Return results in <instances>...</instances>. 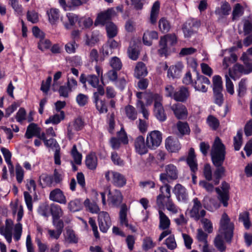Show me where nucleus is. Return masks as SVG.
I'll return each mask as SVG.
<instances>
[{
    "mask_svg": "<svg viewBox=\"0 0 252 252\" xmlns=\"http://www.w3.org/2000/svg\"><path fill=\"white\" fill-rule=\"evenodd\" d=\"M148 72L145 64L142 62H138L135 68L134 75L137 78L145 76Z\"/></svg>",
    "mask_w": 252,
    "mask_h": 252,
    "instance_id": "33",
    "label": "nucleus"
},
{
    "mask_svg": "<svg viewBox=\"0 0 252 252\" xmlns=\"http://www.w3.org/2000/svg\"><path fill=\"white\" fill-rule=\"evenodd\" d=\"M1 152L2 153L6 163L8 165L9 172L13 173L14 172V166L11 160L12 154L11 152L6 148L2 147L0 149Z\"/></svg>",
    "mask_w": 252,
    "mask_h": 252,
    "instance_id": "30",
    "label": "nucleus"
},
{
    "mask_svg": "<svg viewBox=\"0 0 252 252\" xmlns=\"http://www.w3.org/2000/svg\"><path fill=\"white\" fill-rule=\"evenodd\" d=\"M173 192L178 201H185L188 198L187 190L184 187L178 184L174 187Z\"/></svg>",
    "mask_w": 252,
    "mask_h": 252,
    "instance_id": "24",
    "label": "nucleus"
},
{
    "mask_svg": "<svg viewBox=\"0 0 252 252\" xmlns=\"http://www.w3.org/2000/svg\"><path fill=\"white\" fill-rule=\"evenodd\" d=\"M66 17L68 20V23L64 22L63 19H61L63 24L66 29H70V28L74 26L76 22H78L79 20L78 16L73 13H67Z\"/></svg>",
    "mask_w": 252,
    "mask_h": 252,
    "instance_id": "34",
    "label": "nucleus"
},
{
    "mask_svg": "<svg viewBox=\"0 0 252 252\" xmlns=\"http://www.w3.org/2000/svg\"><path fill=\"white\" fill-rule=\"evenodd\" d=\"M105 177L107 181L111 183L115 186L122 187L126 184L125 177L119 172L109 170L105 172Z\"/></svg>",
    "mask_w": 252,
    "mask_h": 252,
    "instance_id": "8",
    "label": "nucleus"
},
{
    "mask_svg": "<svg viewBox=\"0 0 252 252\" xmlns=\"http://www.w3.org/2000/svg\"><path fill=\"white\" fill-rule=\"evenodd\" d=\"M136 106L140 112L143 114L144 118L146 119H148L149 112L144 103L140 100H138L137 102Z\"/></svg>",
    "mask_w": 252,
    "mask_h": 252,
    "instance_id": "60",
    "label": "nucleus"
},
{
    "mask_svg": "<svg viewBox=\"0 0 252 252\" xmlns=\"http://www.w3.org/2000/svg\"><path fill=\"white\" fill-rule=\"evenodd\" d=\"M190 96L188 88L182 86L176 90L173 94V98L177 101L184 102Z\"/></svg>",
    "mask_w": 252,
    "mask_h": 252,
    "instance_id": "21",
    "label": "nucleus"
},
{
    "mask_svg": "<svg viewBox=\"0 0 252 252\" xmlns=\"http://www.w3.org/2000/svg\"><path fill=\"white\" fill-rule=\"evenodd\" d=\"M126 114L128 119L134 120L137 118V112L135 108L131 105H128L125 108Z\"/></svg>",
    "mask_w": 252,
    "mask_h": 252,
    "instance_id": "55",
    "label": "nucleus"
},
{
    "mask_svg": "<svg viewBox=\"0 0 252 252\" xmlns=\"http://www.w3.org/2000/svg\"><path fill=\"white\" fill-rule=\"evenodd\" d=\"M106 30L107 35L109 38H113L116 36L118 33L117 27L112 22L106 23Z\"/></svg>",
    "mask_w": 252,
    "mask_h": 252,
    "instance_id": "47",
    "label": "nucleus"
},
{
    "mask_svg": "<svg viewBox=\"0 0 252 252\" xmlns=\"http://www.w3.org/2000/svg\"><path fill=\"white\" fill-rule=\"evenodd\" d=\"M175 117L178 120H185L188 116V111L186 106L180 103H175L170 107Z\"/></svg>",
    "mask_w": 252,
    "mask_h": 252,
    "instance_id": "13",
    "label": "nucleus"
},
{
    "mask_svg": "<svg viewBox=\"0 0 252 252\" xmlns=\"http://www.w3.org/2000/svg\"><path fill=\"white\" fill-rule=\"evenodd\" d=\"M78 44L74 40L68 42L64 46L65 51L68 54L75 53Z\"/></svg>",
    "mask_w": 252,
    "mask_h": 252,
    "instance_id": "62",
    "label": "nucleus"
},
{
    "mask_svg": "<svg viewBox=\"0 0 252 252\" xmlns=\"http://www.w3.org/2000/svg\"><path fill=\"white\" fill-rule=\"evenodd\" d=\"M94 103L97 110L100 113H105L108 111L106 104L104 100L100 99H94Z\"/></svg>",
    "mask_w": 252,
    "mask_h": 252,
    "instance_id": "56",
    "label": "nucleus"
},
{
    "mask_svg": "<svg viewBox=\"0 0 252 252\" xmlns=\"http://www.w3.org/2000/svg\"><path fill=\"white\" fill-rule=\"evenodd\" d=\"M50 200L60 204H65L67 200L63 191L60 189H55L52 190L49 194Z\"/></svg>",
    "mask_w": 252,
    "mask_h": 252,
    "instance_id": "20",
    "label": "nucleus"
},
{
    "mask_svg": "<svg viewBox=\"0 0 252 252\" xmlns=\"http://www.w3.org/2000/svg\"><path fill=\"white\" fill-rule=\"evenodd\" d=\"M13 222L11 220L7 219L5 226H0V234L3 235L8 243H11L12 238V226Z\"/></svg>",
    "mask_w": 252,
    "mask_h": 252,
    "instance_id": "15",
    "label": "nucleus"
},
{
    "mask_svg": "<svg viewBox=\"0 0 252 252\" xmlns=\"http://www.w3.org/2000/svg\"><path fill=\"white\" fill-rule=\"evenodd\" d=\"M176 127L179 133L182 135L188 134L190 132V128L187 122L179 121L176 124Z\"/></svg>",
    "mask_w": 252,
    "mask_h": 252,
    "instance_id": "44",
    "label": "nucleus"
},
{
    "mask_svg": "<svg viewBox=\"0 0 252 252\" xmlns=\"http://www.w3.org/2000/svg\"><path fill=\"white\" fill-rule=\"evenodd\" d=\"M159 214V228L164 230L160 234L158 238L159 241H161L164 238L171 233V230L169 229L170 225V220L168 217L161 210H158Z\"/></svg>",
    "mask_w": 252,
    "mask_h": 252,
    "instance_id": "7",
    "label": "nucleus"
},
{
    "mask_svg": "<svg viewBox=\"0 0 252 252\" xmlns=\"http://www.w3.org/2000/svg\"><path fill=\"white\" fill-rule=\"evenodd\" d=\"M169 235V237L165 239L164 244L168 249L173 250L177 248V243L174 235L171 233Z\"/></svg>",
    "mask_w": 252,
    "mask_h": 252,
    "instance_id": "51",
    "label": "nucleus"
},
{
    "mask_svg": "<svg viewBox=\"0 0 252 252\" xmlns=\"http://www.w3.org/2000/svg\"><path fill=\"white\" fill-rule=\"evenodd\" d=\"M98 222L100 230L106 233L111 225V220L108 213L102 211L98 215Z\"/></svg>",
    "mask_w": 252,
    "mask_h": 252,
    "instance_id": "12",
    "label": "nucleus"
},
{
    "mask_svg": "<svg viewBox=\"0 0 252 252\" xmlns=\"http://www.w3.org/2000/svg\"><path fill=\"white\" fill-rule=\"evenodd\" d=\"M207 123L213 129H216L219 126L218 120L212 115H209L207 119Z\"/></svg>",
    "mask_w": 252,
    "mask_h": 252,
    "instance_id": "64",
    "label": "nucleus"
},
{
    "mask_svg": "<svg viewBox=\"0 0 252 252\" xmlns=\"http://www.w3.org/2000/svg\"><path fill=\"white\" fill-rule=\"evenodd\" d=\"M148 146L145 145L144 138L142 136L137 137L134 141L135 151L139 155H144L148 152Z\"/></svg>",
    "mask_w": 252,
    "mask_h": 252,
    "instance_id": "23",
    "label": "nucleus"
},
{
    "mask_svg": "<svg viewBox=\"0 0 252 252\" xmlns=\"http://www.w3.org/2000/svg\"><path fill=\"white\" fill-rule=\"evenodd\" d=\"M161 140V133L159 131L154 130L147 135L146 144L149 148L155 149L159 146Z\"/></svg>",
    "mask_w": 252,
    "mask_h": 252,
    "instance_id": "11",
    "label": "nucleus"
},
{
    "mask_svg": "<svg viewBox=\"0 0 252 252\" xmlns=\"http://www.w3.org/2000/svg\"><path fill=\"white\" fill-rule=\"evenodd\" d=\"M84 204L86 209L93 214H97L100 211V209L97 204L94 202H91L88 199L85 200Z\"/></svg>",
    "mask_w": 252,
    "mask_h": 252,
    "instance_id": "43",
    "label": "nucleus"
},
{
    "mask_svg": "<svg viewBox=\"0 0 252 252\" xmlns=\"http://www.w3.org/2000/svg\"><path fill=\"white\" fill-rule=\"evenodd\" d=\"M200 26L199 21L196 19L188 20L183 25L182 30L186 37H189L194 34Z\"/></svg>",
    "mask_w": 252,
    "mask_h": 252,
    "instance_id": "9",
    "label": "nucleus"
},
{
    "mask_svg": "<svg viewBox=\"0 0 252 252\" xmlns=\"http://www.w3.org/2000/svg\"><path fill=\"white\" fill-rule=\"evenodd\" d=\"M93 21L90 17H82L78 20V25L80 27L89 28L93 25Z\"/></svg>",
    "mask_w": 252,
    "mask_h": 252,
    "instance_id": "57",
    "label": "nucleus"
},
{
    "mask_svg": "<svg viewBox=\"0 0 252 252\" xmlns=\"http://www.w3.org/2000/svg\"><path fill=\"white\" fill-rule=\"evenodd\" d=\"M234 147L236 151H239L242 144V132L241 130L237 131V134L234 137Z\"/></svg>",
    "mask_w": 252,
    "mask_h": 252,
    "instance_id": "53",
    "label": "nucleus"
},
{
    "mask_svg": "<svg viewBox=\"0 0 252 252\" xmlns=\"http://www.w3.org/2000/svg\"><path fill=\"white\" fill-rule=\"evenodd\" d=\"M158 27L162 32H167L169 31L171 26L169 21L164 18H161L158 22Z\"/></svg>",
    "mask_w": 252,
    "mask_h": 252,
    "instance_id": "50",
    "label": "nucleus"
},
{
    "mask_svg": "<svg viewBox=\"0 0 252 252\" xmlns=\"http://www.w3.org/2000/svg\"><path fill=\"white\" fill-rule=\"evenodd\" d=\"M171 186L165 185L160 188V194L157 196L156 203L159 209L166 207L167 210L173 214L179 213L180 209L171 199Z\"/></svg>",
    "mask_w": 252,
    "mask_h": 252,
    "instance_id": "4",
    "label": "nucleus"
},
{
    "mask_svg": "<svg viewBox=\"0 0 252 252\" xmlns=\"http://www.w3.org/2000/svg\"><path fill=\"white\" fill-rule=\"evenodd\" d=\"M16 178L18 183H21L24 179V171L22 166L17 163L15 167Z\"/></svg>",
    "mask_w": 252,
    "mask_h": 252,
    "instance_id": "61",
    "label": "nucleus"
},
{
    "mask_svg": "<svg viewBox=\"0 0 252 252\" xmlns=\"http://www.w3.org/2000/svg\"><path fill=\"white\" fill-rule=\"evenodd\" d=\"M229 185L225 182L221 184L220 189L216 188V191L218 194V199L215 198L205 197L203 200V205L208 210L213 211L214 209H217L220 206L221 203L223 207H227L229 200Z\"/></svg>",
    "mask_w": 252,
    "mask_h": 252,
    "instance_id": "2",
    "label": "nucleus"
},
{
    "mask_svg": "<svg viewBox=\"0 0 252 252\" xmlns=\"http://www.w3.org/2000/svg\"><path fill=\"white\" fill-rule=\"evenodd\" d=\"M162 97L158 94H151L146 97V105H151L154 102V114L156 118L160 122H164L166 119V115L162 104Z\"/></svg>",
    "mask_w": 252,
    "mask_h": 252,
    "instance_id": "5",
    "label": "nucleus"
},
{
    "mask_svg": "<svg viewBox=\"0 0 252 252\" xmlns=\"http://www.w3.org/2000/svg\"><path fill=\"white\" fill-rule=\"evenodd\" d=\"M179 176V170L177 167L172 163L166 164L164 167V171L159 175L160 182L165 185L171 181L177 180Z\"/></svg>",
    "mask_w": 252,
    "mask_h": 252,
    "instance_id": "6",
    "label": "nucleus"
},
{
    "mask_svg": "<svg viewBox=\"0 0 252 252\" xmlns=\"http://www.w3.org/2000/svg\"><path fill=\"white\" fill-rule=\"evenodd\" d=\"M71 155L74 159V162L77 164H81L82 156V155L78 152L75 145H74L72 147Z\"/></svg>",
    "mask_w": 252,
    "mask_h": 252,
    "instance_id": "63",
    "label": "nucleus"
},
{
    "mask_svg": "<svg viewBox=\"0 0 252 252\" xmlns=\"http://www.w3.org/2000/svg\"><path fill=\"white\" fill-rule=\"evenodd\" d=\"M212 82L213 92H222L223 87L221 77L219 75H215L213 77Z\"/></svg>",
    "mask_w": 252,
    "mask_h": 252,
    "instance_id": "40",
    "label": "nucleus"
},
{
    "mask_svg": "<svg viewBox=\"0 0 252 252\" xmlns=\"http://www.w3.org/2000/svg\"><path fill=\"white\" fill-rule=\"evenodd\" d=\"M192 202L193 206L189 212L190 216L195 220H198L205 216L206 211L202 209V204L197 198H194Z\"/></svg>",
    "mask_w": 252,
    "mask_h": 252,
    "instance_id": "10",
    "label": "nucleus"
},
{
    "mask_svg": "<svg viewBox=\"0 0 252 252\" xmlns=\"http://www.w3.org/2000/svg\"><path fill=\"white\" fill-rule=\"evenodd\" d=\"M119 220L120 225L125 227L127 229L130 230L132 232L136 231V228L130 223L127 218V208L125 205L122 206L119 214Z\"/></svg>",
    "mask_w": 252,
    "mask_h": 252,
    "instance_id": "14",
    "label": "nucleus"
},
{
    "mask_svg": "<svg viewBox=\"0 0 252 252\" xmlns=\"http://www.w3.org/2000/svg\"><path fill=\"white\" fill-rule=\"evenodd\" d=\"M86 164L90 169L94 170L96 168L97 165V159L95 154H91L87 156Z\"/></svg>",
    "mask_w": 252,
    "mask_h": 252,
    "instance_id": "35",
    "label": "nucleus"
},
{
    "mask_svg": "<svg viewBox=\"0 0 252 252\" xmlns=\"http://www.w3.org/2000/svg\"><path fill=\"white\" fill-rule=\"evenodd\" d=\"M116 15V12L114 8H111L107 9L106 11L98 14L94 24L98 25L99 24L104 25L107 20H110Z\"/></svg>",
    "mask_w": 252,
    "mask_h": 252,
    "instance_id": "17",
    "label": "nucleus"
},
{
    "mask_svg": "<svg viewBox=\"0 0 252 252\" xmlns=\"http://www.w3.org/2000/svg\"><path fill=\"white\" fill-rule=\"evenodd\" d=\"M50 209L52 219L61 218L63 217V212L61 207L59 205L52 204L50 206Z\"/></svg>",
    "mask_w": 252,
    "mask_h": 252,
    "instance_id": "41",
    "label": "nucleus"
},
{
    "mask_svg": "<svg viewBox=\"0 0 252 252\" xmlns=\"http://www.w3.org/2000/svg\"><path fill=\"white\" fill-rule=\"evenodd\" d=\"M170 48L165 42L164 40L160 38L158 52L161 57H166L169 54Z\"/></svg>",
    "mask_w": 252,
    "mask_h": 252,
    "instance_id": "36",
    "label": "nucleus"
},
{
    "mask_svg": "<svg viewBox=\"0 0 252 252\" xmlns=\"http://www.w3.org/2000/svg\"><path fill=\"white\" fill-rule=\"evenodd\" d=\"M248 69H245L244 67L239 64H236L233 66V70L236 73L237 72H240L245 74L250 73L252 71V65L249 64Z\"/></svg>",
    "mask_w": 252,
    "mask_h": 252,
    "instance_id": "59",
    "label": "nucleus"
},
{
    "mask_svg": "<svg viewBox=\"0 0 252 252\" xmlns=\"http://www.w3.org/2000/svg\"><path fill=\"white\" fill-rule=\"evenodd\" d=\"M231 10V7L228 2L226 1L223 2L220 7L216 8L215 13L217 16L219 21H222L225 19L229 14Z\"/></svg>",
    "mask_w": 252,
    "mask_h": 252,
    "instance_id": "16",
    "label": "nucleus"
},
{
    "mask_svg": "<svg viewBox=\"0 0 252 252\" xmlns=\"http://www.w3.org/2000/svg\"><path fill=\"white\" fill-rule=\"evenodd\" d=\"M8 3L13 9L15 14L18 16L23 14L22 5L19 3L18 0H9Z\"/></svg>",
    "mask_w": 252,
    "mask_h": 252,
    "instance_id": "48",
    "label": "nucleus"
},
{
    "mask_svg": "<svg viewBox=\"0 0 252 252\" xmlns=\"http://www.w3.org/2000/svg\"><path fill=\"white\" fill-rule=\"evenodd\" d=\"M230 77L235 79L234 75L231 70L229 69L228 74L225 75V81H226V90L228 93L230 94H233L234 93V85L232 82L231 81Z\"/></svg>",
    "mask_w": 252,
    "mask_h": 252,
    "instance_id": "32",
    "label": "nucleus"
},
{
    "mask_svg": "<svg viewBox=\"0 0 252 252\" xmlns=\"http://www.w3.org/2000/svg\"><path fill=\"white\" fill-rule=\"evenodd\" d=\"M183 67L184 65L182 62H178L174 65L170 66L167 71V77L173 79L179 78L181 75Z\"/></svg>",
    "mask_w": 252,
    "mask_h": 252,
    "instance_id": "19",
    "label": "nucleus"
},
{
    "mask_svg": "<svg viewBox=\"0 0 252 252\" xmlns=\"http://www.w3.org/2000/svg\"><path fill=\"white\" fill-rule=\"evenodd\" d=\"M160 4L158 1H155L152 7L150 14V22L152 24L156 22L159 10Z\"/></svg>",
    "mask_w": 252,
    "mask_h": 252,
    "instance_id": "38",
    "label": "nucleus"
},
{
    "mask_svg": "<svg viewBox=\"0 0 252 252\" xmlns=\"http://www.w3.org/2000/svg\"><path fill=\"white\" fill-rule=\"evenodd\" d=\"M158 38V33L156 31H147L143 37V42L145 45L150 46L152 44L153 39H157Z\"/></svg>",
    "mask_w": 252,
    "mask_h": 252,
    "instance_id": "31",
    "label": "nucleus"
},
{
    "mask_svg": "<svg viewBox=\"0 0 252 252\" xmlns=\"http://www.w3.org/2000/svg\"><path fill=\"white\" fill-rule=\"evenodd\" d=\"M170 48L165 42L164 40L160 38L158 52L161 57H166L169 54Z\"/></svg>",
    "mask_w": 252,
    "mask_h": 252,
    "instance_id": "37",
    "label": "nucleus"
},
{
    "mask_svg": "<svg viewBox=\"0 0 252 252\" xmlns=\"http://www.w3.org/2000/svg\"><path fill=\"white\" fill-rule=\"evenodd\" d=\"M165 147L170 152H177L181 148L179 141L177 139H174L171 137H168L165 141Z\"/></svg>",
    "mask_w": 252,
    "mask_h": 252,
    "instance_id": "25",
    "label": "nucleus"
},
{
    "mask_svg": "<svg viewBox=\"0 0 252 252\" xmlns=\"http://www.w3.org/2000/svg\"><path fill=\"white\" fill-rule=\"evenodd\" d=\"M160 39L164 40L169 47L174 46L177 42V38L175 34H167L160 37Z\"/></svg>",
    "mask_w": 252,
    "mask_h": 252,
    "instance_id": "46",
    "label": "nucleus"
},
{
    "mask_svg": "<svg viewBox=\"0 0 252 252\" xmlns=\"http://www.w3.org/2000/svg\"><path fill=\"white\" fill-rule=\"evenodd\" d=\"M244 8L240 3H236L233 7L232 11V20H236L239 19L244 14Z\"/></svg>",
    "mask_w": 252,
    "mask_h": 252,
    "instance_id": "49",
    "label": "nucleus"
},
{
    "mask_svg": "<svg viewBox=\"0 0 252 252\" xmlns=\"http://www.w3.org/2000/svg\"><path fill=\"white\" fill-rule=\"evenodd\" d=\"M64 118V113L63 111H60V113L54 114L49 117L45 121L46 124H52L53 125H57L59 124Z\"/></svg>",
    "mask_w": 252,
    "mask_h": 252,
    "instance_id": "29",
    "label": "nucleus"
},
{
    "mask_svg": "<svg viewBox=\"0 0 252 252\" xmlns=\"http://www.w3.org/2000/svg\"><path fill=\"white\" fill-rule=\"evenodd\" d=\"M40 128H39L36 124L32 123L27 128L25 136L28 139H30L33 136H36L40 139L41 134H40Z\"/></svg>",
    "mask_w": 252,
    "mask_h": 252,
    "instance_id": "26",
    "label": "nucleus"
},
{
    "mask_svg": "<svg viewBox=\"0 0 252 252\" xmlns=\"http://www.w3.org/2000/svg\"><path fill=\"white\" fill-rule=\"evenodd\" d=\"M48 19L50 23L52 24H55L60 17V11L57 8H51L47 11Z\"/></svg>",
    "mask_w": 252,
    "mask_h": 252,
    "instance_id": "42",
    "label": "nucleus"
},
{
    "mask_svg": "<svg viewBox=\"0 0 252 252\" xmlns=\"http://www.w3.org/2000/svg\"><path fill=\"white\" fill-rule=\"evenodd\" d=\"M187 161L190 170L193 172H195L197 170V164L194 154V150L193 148H190L189 150Z\"/></svg>",
    "mask_w": 252,
    "mask_h": 252,
    "instance_id": "27",
    "label": "nucleus"
},
{
    "mask_svg": "<svg viewBox=\"0 0 252 252\" xmlns=\"http://www.w3.org/2000/svg\"><path fill=\"white\" fill-rule=\"evenodd\" d=\"M63 235L65 243L69 244H76L78 241V238L74 231L70 228H66Z\"/></svg>",
    "mask_w": 252,
    "mask_h": 252,
    "instance_id": "28",
    "label": "nucleus"
},
{
    "mask_svg": "<svg viewBox=\"0 0 252 252\" xmlns=\"http://www.w3.org/2000/svg\"><path fill=\"white\" fill-rule=\"evenodd\" d=\"M22 224L20 222H17L14 226L13 238L16 241H19L22 233Z\"/></svg>",
    "mask_w": 252,
    "mask_h": 252,
    "instance_id": "54",
    "label": "nucleus"
},
{
    "mask_svg": "<svg viewBox=\"0 0 252 252\" xmlns=\"http://www.w3.org/2000/svg\"><path fill=\"white\" fill-rule=\"evenodd\" d=\"M239 220L243 223L245 227L249 229L251 225L249 213L248 212H244L240 214Z\"/></svg>",
    "mask_w": 252,
    "mask_h": 252,
    "instance_id": "52",
    "label": "nucleus"
},
{
    "mask_svg": "<svg viewBox=\"0 0 252 252\" xmlns=\"http://www.w3.org/2000/svg\"><path fill=\"white\" fill-rule=\"evenodd\" d=\"M40 139H42L44 141V144L47 147L52 149L55 148L56 150L60 149L56 140L53 138H50L47 140L45 134L44 132L41 134Z\"/></svg>",
    "mask_w": 252,
    "mask_h": 252,
    "instance_id": "39",
    "label": "nucleus"
},
{
    "mask_svg": "<svg viewBox=\"0 0 252 252\" xmlns=\"http://www.w3.org/2000/svg\"><path fill=\"white\" fill-rule=\"evenodd\" d=\"M210 84V81L206 77L200 75L197 77L193 87L196 91L202 93H206L207 91V85Z\"/></svg>",
    "mask_w": 252,
    "mask_h": 252,
    "instance_id": "18",
    "label": "nucleus"
},
{
    "mask_svg": "<svg viewBox=\"0 0 252 252\" xmlns=\"http://www.w3.org/2000/svg\"><path fill=\"white\" fill-rule=\"evenodd\" d=\"M247 80L246 79H242L238 84V95L240 97L243 96L247 91Z\"/></svg>",
    "mask_w": 252,
    "mask_h": 252,
    "instance_id": "58",
    "label": "nucleus"
},
{
    "mask_svg": "<svg viewBox=\"0 0 252 252\" xmlns=\"http://www.w3.org/2000/svg\"><path fill=\"white\" fill-rule=\"evenodd\" d=\"M68 208L73 212L79 211L82 208V204L81 200L75 199L70 201L68 204Z\"/></svg>",
    "mask_w": 252,
    "mask_h": 252,
    "instance_id": "45",
    "label": "nucleus"
},
{
    "mask_svg": "<svg viewBox=\"0 0 252 252\" xmlns=\"http://www.w3.org/2000/svg\"><path fill=\"white\" fill-rule=\"evenodd\" d=\"M233 228L234 225L230 221L228 216L226 213H223L220 221V233L215 240V246L220 251L223 252L225 250L222 238L229 241L233 236Z\"/></svg>",
    "mask_w": 252,
    "mask_h": 252,
    "instance_id": "3",
    "label": "nucleus"
},
{
    "mask_svg": "<svg viewBox=\"0 0 252 252\" xmlns=\"http://www.w3.org/2000/svg\"><path fill=\"white\" fill-rule=\"evenodd\" d=\"M211 155L213 163L216 167L214 173V182L215 185H218L225 172V168L222 166L225 158V147L218 137L215 140Z\"/></svg>",
    "mask_w": 252,
    "mask_h": 252,
    "instance_id": "1",
    "label": "nucleus"
},
{
    "mask_svg": "<svg viewBox=\"0 0 252 252\" xmlns=\"http://www.w3.org/2000/svg\"><path fill=\"white\" fill-rule=\"evenodd\" d=\"M123 196L120 190L109 191L108 201L114 206H119L122 202Z\"/></svg>",
    "mask_w": 252,
    "mask_h": 252,
    "instance_id": "22",
    "label": "nucleus"
}]
</instances>
